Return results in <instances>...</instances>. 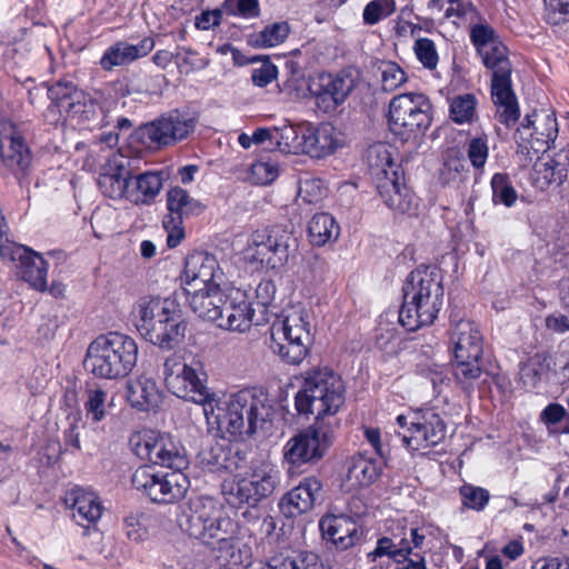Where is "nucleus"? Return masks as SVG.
Segmentation results:
<instances>
[{
  "instance_id": "18",
  "label": "nucleus",
  "mask_w": 569,
  "mask_h": 569,
  "mask_svg": "<svg viewBox=\"0 0 569 569\" xmlns=\"http://www.w3.org/2000/svg\"><path fill=\"white\" fill-rule=\"evenodd\" d=\"M356 87L353 77L346 72L320 73L309 84L317 108L327 114H335L346 102Z\"/></svg>"
},
{
  "instance_id": "55",
  "label": "nucleus",
  "mask_w": 569,
  "mask_h": 569,
  "mask_svg": "<svg viewBox=\"0 0 569 569\" xmlns=\"http://www.w3.org/2000/svg\"><path fill=\"white\" fill-rule=\"evenodd\" d=\"M470 40L472 44L476 47L477 52L485 51L487 54L488 47L500 41L496 31L489 24H475L470 29Z\"/></svg>"
},
{
  "instance_id": "8",
  "label": "nucleus",
  "mask_w": 569,
  "mask_h": 569,
  "mask_svg": "<svg viewBox=\"0 0 569 569\" xmlns=\"http://www.w3.org/2000/svg\"><path fill=\"white\" fill-rule=\"evenodd\" d=\"M485 51H479L485 67L492 71L491 98L497 108L496 118L500 123L511 127L520 117L517 97L512 90V67L508 57V48L498 41Z\"/></svg>"
},
{
  "instance_id": "24",
  "label": "nucleus",
  "mask_w": 569,
  "mask_h": 569,
  "mask_svg": "<svg viewBox=\"0 0 569 569\" xmlns=\"http://www.w3.org/2000/svg\"><path fill=\"white\" fill-rule=\"evenodd\" d=\"M223 273L217 259L207 252H193L186 258L184 270L181 277V291H191L218 286Z\"/></svg>"
},
{
  "instance_id": "56",
  "label": "nucleus",
  "mask_w": 569,
  "mask_h": 569,
  "mask_svg": "<svg viewBox=\"0 0 569 569\" xmlns=\"http://www.w3.org/2000/svg\"><path fill=\"white\" fill-rule=\"evenodd\" d=\"M407 80L406 72L396 62H385L381 67V82L385 91L398 89Z\"/></svg>"
},
{
  "instance_id": "3",
  "label": "nucleus",
  "mask_w": 569,
  "mask_h": 569,
  "mask_svg": "<svg viewBox=\"0 0 569 569\" xmlns=\"http://www.w3.org/2000/svg\"><path fill=\"white\" fill-rule=\"evenodd\" d=\"M174 297L144 296L136 306L138 331L151 343L171 350L184 337L187 325L181 319L180 305Z\"/></svg>"
},
{
  "instance_id": "4",
  "label": "nucleus",
  "mask_w": 569,
  "mask_h": 569,
  "mask_svg": "<svg viewBox=\"0 0 569 569\" xmlns=\"http://www.w3.org/2000/svg\"><path fill=\"white\" fill-rule=\"evenodd\" d=\"M138 345L133 338L120 332L98 336L88 347L84 368L99 379L127 377L138 361Z\"/></svg>"
},
{
  "instance_id": "12",
  "label": "nucleus",
  "mask_w": 569,
  "mask_h": 569,
  "mask_svg": "<svg viewBox=\"0 0 569 569\" xmlns=\"http://www.w3.org/2000/svg\"><path fill=\"white\" fill-rule=\"evenodd\" d=\"M451 340L456 359L453 375L459 383L469 385L481 375L482 337L473 322L460 320L452 329Z\"/></svg>"
},
{
  "instance_id": "60",
  "label": "nucleus",
  "mask_w": 569,
  "mask_h": 569,
  "mask_svg": "<svg viewBox=\"0 0 569 569\" xmlns=\"http://www.w3.org/2000/svg\"><path fill=\"white\" fill-rule=\"evenodd\" d=\"M277 76V67L270 61H266L259 68L252 70L251 80L254 86L263 88L276 80Z\"/></svg>"
},
{
  "instance_id": "6",
  "label": "nucleus",
  "mask_w": 569,
  "mask_h": 569,
  "mask_svg": "<svg viewBox=\"0 0 569 569\" xmlns=\"http://www.w3.org/2000/svg\"><path fill=\"white\" fill-rule=\"evenodd\" d=\"M270 348L288 365H299L312 343L308 312L292 307L277 316L270 328Z\"/></svg>"
},
{
  "instance_id": "46",
  "label": "nucleus",
  "mask_w": 569,
  "mask_h": 569,
  "mask_svg": "<svg viewBox=\"0 0 569 569\" xmlns=\"http://www.w3.org/2000/svg\"><path fill=\"white\" fill-rule=\"evenodd\" d=\"M290 32V26L286 21L267 26L256 36V43L260 47L271 48L282 43Z\"/></svg>"
},
{
  "instance_id": "21",
  "label": "nucleus",
  "mask_w": 569,
  "mask_h": 569,
  "mask_svg": "<svg viewBox=\"0 0 569 569\" xmlns=\"http://www.w3.org/2000/svg\"><path fill=\"white\" fill-rule=\"evenodd\" d=\"M167 209L169 213L162 221L168 232L167 244L169 248H176L184 238L183 220L202 213L204 206L191 198L184 189L174 187L167 192Z\"/></svg>"
},
{
  "instance_id": "5",
  "label": "nucleus",
  "mask_w": 569,
  "mask_h": 569,
  "mask_svg": "<svg viewBox=\"0 0 569 569\" xmlns=\"http://www.w3.org/2000/svg\"><path fill=\"white\" fill-rule=\"evenodd\" d=\"M178 525L189 537L206 545L228 535H240V525L224 509L223 503L210 496L190 499L178 516Z\"/></svg>"
},
{
  "instance_id": "48",
  "label": "nucleus",
  "mask_w": 569,
  "mask_h": 569,
  "mask_svg": "<svg viewBox=\"0 0 569 569\" xmlns=\"http://www.w3.org/2000/svg\"><path fill=\"white\" fill-rule=\"evenodd\" d=\"M107 391L100 388H90L87 390V400L84 401V410L88 417L94 422L101 421L107 413Z\"/></svg>"
},
{
  "instance_id": "31",
  "label": "nucleus",
  "mask_w": 569,
  "mask_h": 569,
  "mask_svg": "<svg viewBox=\"0 0 569 569\" xmlns=\"http://www.w3.org/2000/svg\"><path fill=\"white\" fill-rule=\"evenodd\" d=\"M0 153L3 164L14 172L24 171L31 163L30 150L13 124L0 136Z\"/></svg>"
},
{
  "instance_id": "47",
  "label": "nucleus",
  "mask_w": 569,
  "mask_h": 569,
  "mask_svg": "<svg viewBox=\"0 0 569 569\" xmlns=\"http://www.w3.org/2000/svg\"><path fill=\"white\" fill-rule=\"evenodd\" d=\"M327 194V187L320 178L305 177L299 180L298 196L306 203H318Z\"/></svg>"
},
{
  "instance_id": "53",
  "label": "nucleus",
  "mask_w": 569,
  "mask_h": 569,
  "mask_svg": "<svg viewBox=\"0 0 569 569\" xmlns=\"http://www.w3.org/2000/svg\"><path fill=\"white\" fill-rule=\"evenodd\" d=\"M385 465H349L348 478H355L359 487H368L382 473Z\"/></svg>"
},
{
  "instance_id": "14",
  "label": "nucleus",
  "mask_w": 569,
  "mask_h": 569,
  "mask_svg": "<svg viewBox=\"0 0 569 569\" xmlns=\"http://www.w3.org/2000/svg\"><path fill=\"white\" fill-rule=\"evenodd\" d=\"M51 103L49 112L57 111L60 119H77L79 122H89L97 117L99 104L83 90L68 79H61L47 89Z\"/></svg>"
},
{
  "instance_id": "42",
  "label": "nucleus",
  "mask_w": 569,
  "mask_h": 569,
  "mask_svg": "<svg viewBox=\"0 0 569 569\" xmlns=\"http://www.w3.org/2000/svg\"><path fill=\"white\" fill-rule=\"evenodd\" d=\"M261 569H322L315 555L290 557L283 553L271 557Z\"/></svg>"
},
{
  "instance_id": "64",
  "label": "nucleus",
  "mask_w": 569,
  "mask_h": 569,
  "mask_svg": "<svg viewBox=\"0 0 569 569\" xmlns=\"http://www.w3.org/2000/svg\"><path fill=\"white\" fill-rule=\"evenodd\" d=\"M222 13L220 10L203 11L196 18V27L200 30H209L211 27L218 26L221 21Z\"/></svg>"
},
{
  "instance_id": "39",
  "label": "nucleus",
  "mask_w": 569,
  "mask_h": 569,
  "mask_svg": "<svg viewBox=\"0 0 569 569\" xmlns=\"http://www.w3.org/2000/svg\"><path fill=\"white\" fill-rule=\"evenodd\" d=\"M470 179V169L466 160L460 156H449L443 161L439 171V181L442 186L462 190Z\"/></svg>"
},
{
  "instance_id": "28",
  "label": "nucleus",
  "mask_w": 569,
  "mask_h": 569,
  "mask_svg": "<svg viewBox=\"0 0 569 569\" xmlns=\"http://www.w3.org/2000/svg\"><path fill=\"white\" fill-rule=\"evenodd\" d=\"M342 144L341 132L329 122L320 123L317 127L307 126L305 130L303 153L312 158L330 156Z\"/></svg>"
},
{
  "instance_id": "15",
  "label": "nucleus",
  "mask_w": 569,
  "mask_h": 569,
  "mask_svg": "<svg viewBox=\"0 0 569 569\" xmlns=\"http://www.w3.org/2000/svg\"><path fill=\"white\" fill-rule=\"evenodd\" d=\"M129 447L132 453L140 460L148 462H161L184 460L187 450L180 440L170 433L153 429H142L131 433Z\"/></svg>"
},
{
  "instance_id": "9",
  "label": "nucleus",
  "mask_w": 569,
  "mask_h": 569,
  "mask_svg": "<svg viewBox=\"0 0 569 569\" xmlns=\"http://www.w3.org/2000/svg\"><path fill=\"white\" fill-rule=\"evenodd\" d=\"M372 176L377 179V190L383 202L400 213H410L417 207V199L402 182L403 172L395 163L383 146L372 147L368 154Z\"/></svg>"
},
{
  "instance_id": "32",
  "label": "nucleus",
  "mask_w": 569,
  "mask_h": 569,
  "mask_svg": "<svg viewBox=\"0 0 569 569\" xmlns=\"http://www.w3.org/2000/svg\"><path fill=\"white\" fill-rule=\"evenodd\" d=\"M153 48L154 40L150 37L143 38L137 44L119 41L106 50L100 60V64L104 70H111L113 67L124 66L139 58L146 57Z\"/></svg>"
},
{
  "instance_id": "57",
  "label": "nucleus",
  "mask_w": 569,
  "mask_h": 569,
  "mask_svg": "<svg viewBox=\"0 0 569 569\" xmlns=\"http://www.w3.org/2000/svg\"><path fill=\"white\" fill-rule=\"evenodd\" d=\"M276 284L270 279H262L254 289V303L260 308L259 315L269 318L268 307L274 299Z\"/></svg>"
},
{
  "instance_id": "61",
  "label": "nucleus",
  "mask_w": 569,
  "mask_h": 569,
  "mask_svg": "<svg viewBox=\"0 0 569 569\" xmlns=\"http://www.w3.org/2000/svg\"><path fill=\"white\" fill-rule=\"evenodd\" d=\"M389 557L396 563H398V557H396V541L387 536H383L377 540L376 548L368 553V558L371 561H376L378 558Z\"/></svg>"
},
{
  "instance_id": "19",
  "label": "nucleus",
  "mask_w": 569,
  "mask_h": 569,
  "mask_svg": "<svg viewBox=\"0 0 569 569\" xmlns=\"http://www.w3.org/2000/svg\"><path fill=\"white\" fill-rule=\"evenodd\" d=\"M0 257L17 263L18 274L39 291L47 289L48 262L31 248L6 240L0 243Z\"/></svg>"
},
{
  "instance_id": "52",
  "label": "nucleus",
  "mask_w": 569,
  "mask_h": 569,
  "mask_svg": "<svg viewBox=\"0 0 569 569\" xmlns=\"http://www.w3.org/2000/svg\"><path fill=\"white\" fill-rule=\"evenodd\" d=\"M148 520V516L142 512L128 515L124 518V530L128 539L134 542L146 540L149 536L147 528Z\"/></svg>"
},
{
  "instance_id": "2",
  "label": "nucleus",
  "mask_w": 569,
  "mask_h": 569,
  "mask_svg": "<svg viewBox=\"0 0 569 569\" xmlns=\"http://www.w3.org/2000/svg\"><path fill=\"white\" fill-rule=\"evenodd\" d=\"M399 322L408 331L433 323L443 303L440 269L421 264L412 270L402 286Z\"/></svg>"
},
{
  "instance_id": "11",
  "label": "nucleus",
  "mask_w": 569,
  "mask_h": 569,
  "mask_svg": "<svg viewBox=\"0 0 569 569\" xmlns=\"http://www.w3.org/2000/svg\"><path fill=\"white\" fill-rule=\"evenodd\" d=\"M162 373L167 388L178 398L188 401L207 399V373L197 357L171 355L163 362Z\"/></svg>"
},
{
  "instance_id": "38",
  "label": "nucleus",
  "mask_w": 569,
  "mask_h": 569,
  "mask_svg": "<svg viewBox=\"0 0 569 569\" xmlns=\"http://www.w3.org/2000/svg\"><path fill=\"white\" fill-rule=\"evenodd\" d=\"M340 234V228L335 218L327 213L320 212L315 214L308 224V237L312 246L322 247L333 242Z\"/></svg>"
},
{
  "instance_id": "44",
  "label": "nucleus",
  "mask_w": 569,
  "mask_h": 569,
  "mask_svg": "<svg viewBox=\"0 0 569 569\" xmlns=\"http://www.w3.org/2000/svg\"><path fill=\"white\" fill-rule=\"evenodd\" d=\"M477 99L471 93L455 97L450 103V117L456 123L471 122L476 116Z\"/></svg>"
},
{
  "instance_id": "33",
  "label": "nucleus",
  "mask_w": 569,
  "mask_h": 569,
  "mask_svg": "<svg viewBox=\"0 0 569 569\" xmlns=\"http://www.w3.org/2000/svg\"><path fill=\"white\" fill-rule=\"evenodd\" d=\"M569 151L560 150L550 160L535 168V184L545 190L551 184L560 186L568 177Z\"/></svg>"
},
{
  "instance_id": "45",
  "label": "nucleus",
  "mask_w": 569,
  "mask_h": 569,
  "mask_svg": "<svg viewBox=\"0 0 569 569\" xmlns=\"http://www.w3.org/2000/svg\"><path fill=\"white\" fill-rule=\"evenodd\" d=\"M218 419V429L226 430L232 436L247 435V422L240 411L233 408V402L229 399L227 407L222 408V413Z\"/></svg>"
},
{
  "instance_id": "7",
  "label": "nucleus",
  "mask_w": 569,
  "mask_h": 569,
  "mask_svg": "<svg viewBox=\"0 0 569 569\" xmlns=\"http://www.w3.org/2000/svg\"><path fill=\"white\" fill-rule=\"evenodd\" d=\"M279 483V475L272 469L257 468L249 477L224 480L221 485V493L224 501L234 509H241L242 518L254 523L261 516L259 503L269 497Z\"/></svg>"
},
{
  "instance_id": "13",
  "label": "nucleus",
  "mask_w": 569,
  "mask_h": 569,
  "mask_svg": "<svg viewBox=\"0 0 569 569\" xmlns=\"http://www.w3.org/2000/svg\"><path fill=\"white\" fill-rule=\"evenodd\" d=\"M298 249L297 238L282 227L257 230L251 236L250 259L267 269L283 268Z\"/></svg>"
},
{
  "instance_id": "30",
  "label": "nucleus",
  "mask_w": 569,
  "mask_h": 569,
  "mask_svg": "<svg viewBox=\"0 0 569 569\" xmlns=\"http://www.w3.org/2000/svg\"><path fill=\"white\" fill-rule=\"evenodd\" d=\"M131 172L122 160L113 159L103 167L97 183L101 192L111 199H128Z\"/></svg>"
},
{
  "instance_id": "35",
  "label": "nucleus",
  "mask_w": 569,
  "mask_h": 569,
  "mask_svg": "<svg viewBox=\"0 0 569 569\" xmlns=\"http://www.w3.org/2000/svg\"><path fill=\"white\" fill-rule=\"evenodd\" d=\"M164 181L162 171H146L131 178L128 200L134 204H150Z\"/></svg>"
},
{
  "instance_id": "29",
  "label": "nucleus",
  "mask_w": 569,
  "mask_h": 569,
  "mask_svg": "<svg viewBox=\"0 0 569 569\" xmlns=\"http://www.w3.org/2000/svg\"><path fill=\"white\" fill-rule=\"evenodd\" d=\"M64 505L72 509V517L74 521L84 527L96 523L102 515V505L99 497L91 490L80 486H73L66 492Z\"/></svg>"
},
{
  "instance_id": "54",
  "label": "nucleus",
  "mask_w": 569,
  "mask_h": 569,
  "mask_svg": "<svg viewBox=\"0 0 569 569\" xmlns=\"http://www.w3.org/2000/svg\"><path fill=\"white\" fill-rule=\"evenodd\" d=\"M467 157L475 170L481 171L489 157L487 138H472L467 144Z\"/></svg>"
},
{
  "instance_id": "25",
  "label": "nucleus",
  "mask_w": 569,
  "mask_h": 569,
  "mask_svg": "<svg viewBox=\"0 0 569 569\" xmlns=\"http://www.w3.org/2000/svg\"><path fill=\"white\" fill-rule=\"evenodd\" d=\"M269 322V318L264 315H257L252 303L247 300L246 292L236 290L230 298L226 297L223 303V313L219 319L218 327L221 329L244 332L252 325L261 326Z\"/></svg>"
},
{
  "instance_id": "59",
  "label": "nucleus",
  "mask_w": 569,
  "mask_h": 569,
  "mask_svg": "<svg viewBox=\"0 0 569 569\" xmlns=\"http://www.w3.org/2000/svg\"><path fill=\"white\" fill-rule=\"evenodd\" d=\"M278 177L274 163L258 161L251 166V178L258 184L271 183Z\"/></svg>"
},
{
  "instance_id": "58",
  "label": "nucleus",
  "mask_w": 569,
  "mask_h": 569,
  "mask_svg": "<svg viewBox=\"0 0 569 569\" xmlns=\"http://www.w3.org/2000/svg\"><path fill=\"white\" fill-rule=\"evenodd\" d=\"M546 18L552 24H560L569 20V0H543Z\"/></svg>"
},
{
  "instance_id": "62",
  "label": "nucleus",
  "mask_w": 569,
  "mask_h": 569,
  "mask_svg": "<svg viewBox=\"0 0 569 569\" xmlns=\"http://www.w3.org/2000/svg\"><path fill=\"white\" fill-rule=\"evenodd\" d=\"M567 410L559 403L548 405L540 413L541 421L547 426L549 431L561 422V418L565 417Z\"/></svg>"
},
{
  "instance_id": "27",
  "label": "nucleus",
  "mask_w": 569,
  "mask_h": 569,
  "mask_svg": "<svg viewBox=\"0 0 569 569\" xmlns=\"http://www.w3.org/2000/svg\"><path fill=\"white\" fill-rule=\"evenodd\" d=\"M191 310L201 319L214 322L218 326L219 319L223 313V303L226 296L218 286L191 291H181Z\"/></svg>"
},
{
  "instance_id": "40",
  "label": "nucleus",
  "mask_w": 569,
  "mask_h": 569,
  "mask_svg": "<svg viewBox=\"0 0 569 569\" xmlns=\"http://www.w3.org/2000/svg\"><path fill=\"white\" fill-rule=\"evenodd\" d=\"M306 128L307 126H296L292 123L274 127V140L283 151L303 152Z\"/></svg>"
},
{
  "instance_id": "10",
  "label": "nucleus",
  "mask_w": 569,
  "mask_h": 569,
  "mask_svg": "<svg viewBox=\"0 0 569 569\" xmlns=\"http://www.w3.org/2000/svg\"><path fill=\"white\" fill-rule=\"evenodd\" d=\"M432 104L423 93L407 92L389 102L388 120L391 132L401 140L423 133L431 124Z\"/></svg>"
},
{
  "instance_id": "36",
  "label": "nucleus",
  "mask_w": 569,
  "mask_h": 569,
  "mask_svg": "<svg viewBox=\"0 0 569 569\" xmlns=\"http://www.w3.org/2000/svg\"><path fill=\"white\" fill-rule=\"evenodd\" d=\"M159 399L160 393L153 379L139 377L127 382V400L132 408L148 411L157 407Z\"/></svg>"
},
{
  "instance_id": "1",
  "label": "nucleus",
  "mask_w": 569,
  "mask_h": 569,
  "mask_svg": "<svg viewBox=\"0 0 569 569\" xmlns=\"http://www.w3.org/2000/svg\"><path fill=\"white\" fill-rule=\"evenodd\" d=\"M345 401V382L331 368L318 367L305 371L295 406L299 416H313L317 422L308 432L299 433L287 442L283 452L286 462H310L323 457L333 436L319 421L326 416H335Z\"/></svg>"
},
{
  "instance_id": "43",
  "label": "nucleus",
  "mask_w": 569,
  "mask_h": 569,
  "mask_svg": "<svg viewBox=\"0 0 569 569\" xmlns=\"http://www.w3.org/2000/svg\"><path fill=\"white\" fill-rule=\"evenodd\" d=\"M491 190L493 203L512 207L517 199L518 192L513 188L511 180L507 173H495L491 178Z\"/></svg>"
},
{
  "instance_id": "17",
  "label": "nucleus",
  "mask_w": 569,
  "mask_h": 569,
  "mask_svg": "<svg viewBox=\"0 0 569 569\" xmlns=\"http://www.w3.org/2000/svg\"><path fill=\"white\" fill-rule=\"evenodd\" d=\"M233 408L238 409L247 422V435L258 431L267 433L271 429L273 406L268 393L258 387L244 388L230 396Z\"/></svg>"
},
{
  "instance_id": "50",
  "label": "nucleus",
  "mask_w": 569,
  "mask_h": 569,
  "mask_svg": "<svg viewBox=\"0 0 569 569\" xmlns=\"http://www.w3.org/2000/svg\"><path fill=\"white\" fill-rule=\"evenodd\" d=\"M418 61L428 70L436 69L439 56L435 42L429 38H418L413 44Z\"/></svg>"
},
{
  "instance_id": "23",
  "label": "nucleus",
  "mask_w": 569,
  "mask_h": 569,
  "mask_svg": "<svg viewBox=\"0 0 569 569\" xmlns=\"http://www.w3.org/2000/svg\"><path fill=\"white\" fill-rule=\"evenodd\" d=\"M318 527L322 540L338 551L355 547L363 536V530L356 519L343 512H326L320 517Z\"/></svg>"
},
{
  "instance_id": "16",
  "label": "nucleus",
  "mask_w": 569,
  "mask_h": 569,
  "mask_svg": "<svg viewBox=\"0 0 569 569\" xmlns=\"http://www.w3.org/2000/svg\"><path fill=\"white\" fill-rule=\"evenodd\" d=\"M397 423L409 427L410 436L403 435L402 441L407 448L419 450L421 446H436L446 437V423L433 409H417L410 415L397 417Z\"/></svg>"
},
{
  "instance_id": "51",
  "label": "nucleus",
  "mask_w": 569,
  "mask_h": 569,
  "mask_svg": "<svg viewBox=\"0 0 569 569\" xmlns=\"http://www.w3.org/2000/svg\"><path fill=\"white\" fill-rule=\"evenodd\" d=\"M460 495L462 497V505L476 511H481L486 508L489 502L490 495L487 489L481 487H475L471 485H465L460 488Z\"/></svg>"
},
{
  "instance_id": "49",
  "label": "nucleus",
  "mask_w": 569,
  "mask_h": 569,
  "mask_svg": "<svg viewBox=\"0 0 569 569\" xmlns=\"http://www.w3.org/2000/svg\"><path fill=\"white\" fill-rule=\"evenodd\" d=\"M396 11L395 0H372L363 9V22L373 26Z\"/></svg>"
},
{
  "instance_id": "41",
  "label": "nucleus",
  "mask_w": 569,
  "mask_h": 569,
  "mask_svg": "<svg viewBox=\"0 0 569 569\" xmlns=\"http://www.w3.org/2000/svg\"><path fill=\"white\" fill-rule=\"evenodd\" d=\"M548 357L537 352L520 366V380L528 389H533L549 371Z\"/></svg>"
},
{
  "instance_id": "22",
  "label": "nucleus",
  "mask_w": 569,
  "mask_h": 569,
  "mask_svg": "<svg viewBox=\"0 0 569 569\" xmlns=\"http://www.w3.org/2000/svg\"><path fill=\"white\" fill-rule=\"evenodd\" d=\"M538 117L536 112L527 114L521 128L516 131L518 147L522 153L529 154L530 150L535 153L545 152L550 149V144L558 136V122L553 113L541 116L539 124L536 126Z\"/></svg>"
},
{
  "instance_id": "26",
  "label": "nucleus",
  "mask_w": 569,
  "mask_h": 569,
  "mask_svg": "<svg viewBox=\"0 0 569 569\" xmlns=\"http://www.w3.org/2000/svg\"><path fill=\"white\" fill-rule=\"evenodd\" d=\"M322 489L321 481L316 477H307L286 492L278 502L281 515L295 519L313 508L317 493Z\"/></svg>"
},
{
  "instance_id": "63",
  "label": "nucleus",
  "mask_w": 569,
  "mask_h": 569,
  "mask_svg": "<svg viewBox=\"0 0 569 569\" xmlns=\"http://www.w3.org/2000/svg\"><path fill=\"white\" fill-rule=\"evenodd\" d=\"M194 403L202 406L203 415L207 419L208 425L218 427V419L222 413V408L214 405V393L207 389V399L204 401H193Z\"/></svg>"
},
{
  "instance_id": "37",
  "label": "nucleus",
  "mask_w": 569,
  "mask_h": 569,
  "mask_svg": "<svg viewBox=\"0 0 569 569\" xmlns=\"http://www.w3.org/2000/svg\"><path fill=\"white\" fill-rule=\"evenodd\" d=\"M172 483L166 475L159 472L147 476L146 481L140 485L141 489L156 503H171L181 498L183 488L172 489Z\"/></svg>"
},
{
  "instance_id": "34",
  "label": "nucleus",
  "mask_w": 569,
  "mask_h": 569,
  "mask_svg": "<svg viewBox=\"0 0 569 569\" xmlns=\"http://www.w3.org/2000/svg\"><path fill=\"white\" fill-rule=\"evenodd\" d=\"M212 555L220 567L233 569L243 565L249 557V548L240 535H228L214 541Z\"/></svg>"
},
{
  "instance_id": "20",
  "label": "nucleus",
  "mask_w": 569,
  "mask_h": 569,
  "mask_svg": "<svg viewBox=\"0 0 569 569\" xmlns=\"http://www.w3.org/2000/svg\"><path fill=\"white\" fill-rule=\"evenodd\" d=\"M194 127L192 117L176 110L140 127L138 134L148 147H162L187 138Z\"/></svg>"
}]
</instances>
